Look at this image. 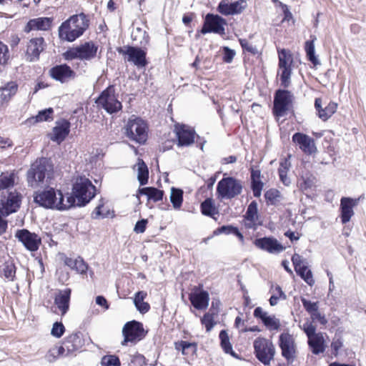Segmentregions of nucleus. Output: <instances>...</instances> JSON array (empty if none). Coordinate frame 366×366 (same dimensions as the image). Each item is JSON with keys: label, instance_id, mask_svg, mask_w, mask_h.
<instances>
[{"label": "nucleus", "instance_id": "22", "mask_svg": "<svg viewBox=\"0 0 366 366\" xmlns=\"http://www.w3.org/2000/svg\"><path fill=\"white\" fill-rule=\"evenodd\" d=\"M44 39L43 37H37L30 39L27 44L26 58L29 61L39 59L41 52L44 50Z\"/></svg>", "mask_w": 366, "mask_h": 366}, {"label": "nucleus", "instance_id": "42", "mask_svg": "<svg viewBox=\"0 0 366 366\" xmlns=\"http://www.w3.org/2000/svg\"><path fill=\"white\" fill-rule=\"evenodd\" d=\"M174 347L177 350H181L183 355L189 353H194L197 350L195 343L188 342L187 341H179L174 343Z\"/></svg>", "mask_w": 366, "mask_h": 366}, {"label": "nucleus", "instance_id": "45", "mask_svg": "<svg viewBox=\"0 0 366 366\" xmlns=\"http://www.w3.org/2000/svg\"><path fill=\"white\" fill-rule=\"evenodd\" d=\"M219 339L221 340V346L224 351L232 355H234V353L232 350V345L229 342V339L228 335L225 330H222L219 333Z\"/></svg>", "mask_w": 366, "mask_h": 366}, {"label": "nucleus", "instance_id": "47", "mask_svg": "<svg viewBox=\"0 0 366 366\" xmlns=\"http://www.w3.org/2000/svg\"><path fill=\"white\" fill-rule=\"evenodd\" d=\"M286 298L287 296L282 288L277 285L272 289V295L269 299V304L271 306H274L277 304L280 299L286 300Z\"/></svg>", "mask_w": 366, "mask_h": 366}, {"label": "nucleus", "instance_id": "29", "mask_svg": "<svg viewBox=\"0 0 366 366\" xmlns=\"http://www.w3.org/2000/svg\"><path fill=\"white\" fill-rule=\"evenodd\" d=\"M53 19L49 17H39L32 19L28 21L24 31L26 33L31 31H47L51 27Z\"/></svg>", "mask_w": 366, "mask_h": 366}, {"label": "nucleus", "instance_id": "1", "mask_svg": "<svg viewBox=\"0 0 366 366\" xmlns=\"http://www.w3.org/2000/svg\"><path fill=\"white\" fill-rule=\"evenodd\" d=\"M34 199L39 206L57 210H66L75 204V199L73 195H68L65 199L62 192L54 188H47L35 193Z\"/></svg>", "mask_w": 366, "mask_h": 366}, {"label": "nucleus", "instance_id": "24", "mask_svg": "<svg viewBox=\"0 0 366 366\" xmlns=\"http://www.w3.org/2000/svg\"><path fill=\"white\" fill-rule=\"evenodd\" d=\"M244 224L248 229H257L261 224L258 215L257 203L252 201L244 216Z\"/></svg>", "mask_w": 366, "mask_h": 366}, {"label": "nucleus", "instance_id": "27", "mask_svg": "<svg viewBox=\"0 0 366 366\" xmlns=\"http://www.w3.org/2000/svg\"><path fill=\"white\" fill-rule=\"evenodd\" d=\"M292 141L306 154H312L317 150L314 140L306 134L295 133L292 136Z\"/></svg>", "mask_w": 366, "mask_h": 366}, {"label": "nucleus", "instance_id": "11", "mask_svg": "<svg viewBox=\"0 0 366 366\" xmlns=\"http://www.w3.org/2000/svg\"><path fill=\"white\" fill-rule=\"evenodd\" d=\"M122 334L124 335L122 345H127L128 342L136 343L145 336L142 324L134 320L124 325Z\"/></svg>", "mask_w": 366, "mask_h": 366}, {"label": "nucleus", "instance_id": "58", "mask_svg": "<svg viewBox=\"0 0 366 366\" xmlns=\"http://www.w3.org/2000/svg\"><path fill=\"white\" fill-rule=\"evenodd\" d=\"M240 44L243 49L254 54L257 52V49L255 46L252 45L247 39H240Z\"/></svg>", "mask_w": 366, "mask_h": 366}, {"label": "nucleus", "instance_id": "19", "mask_svg": "<svg viewBox=\"0 0 366 366\" xmlns=\"http://www.w3.org/2000/svg\"><path fill=\"white\" fill-rule=\"evenodd\" d=\"M254 244L259 249L267 251L269 253H280L285 247L274 238L262 237L256 239Z\"/></svg>", "mask_w": 366, "mask_h": 366}, {"label": "nucleus", "instance_id": "2", "mask_svg": "<svg viewBox=\"0 0 366 366\" xmlns=\"http://www.w3.org/2000/svg\"><path fill=\"white\" fill-rule=\"evenodd\" d=\"M89 27L87 16L81 13L71 16L59 27V36L63 41L72 42L80 37Z\"/></svg>", "mask_w": 366, "mask_h": 366}, {"label": "nucleus", "instance_id": "53", "mask_svg": "<svg viewBox=\"0 0 366 366\" xmlns=\"http://www.w3.org/2000/svg\"><path fill=\"white\" fill-rule=\"evenodd\" d=\"M65 331L64 326L61 322H55L51 328V334L52 336L59 338L61 337Z\"/></svg>", "mask_w": 366, "mask_h": 366}, {"label": "nucleus", "instance_id": "56", "mask_svg": "<svg viewBox=\"0 0 366 366\" xmlns=\"http://www.w3.org/2000/svg\"><path fill=\"white\" fill-rule=\"evenodd\" d=\"M92 216L96 219L107 217L109 216V210L105 211L104 204H99L93 212Z\"/></svg>", "mask_w": 366, "mask_h": 366}, {"label": "nucleus", "instance_id": "33", "mask_svg": "<svg viewBox=\"0 0 366 366\" xmlns=\"http://www.w3.org/2000/svg\"><path fill=\"white\" fill-rule=\"evenodd\" d=\"M189 300L197 310L206 309L209 305V293L206 291L195 292L189 295Z\"/></svg>", "mask_w": 366, "mask_h": 366}, {"label": "nucleus", "instance_id": "59", "mask_svg": "<svg viewBox=\"0 0 366 366\" xmlns=\"http://www.w3.org/2000/svg\"><path fill=\"white\" fill-rule=\"evenodd\" d=\"M223 51H224V56H223L224 61L227 63H230L232 61V59L235 55V51L232 49H230L227 46H224L223 48Z\"/></svg>", "mask_w": 366, "mask_h": 366}, {"label": "nucleus", "instance_id": "61", "mask_svg": "<svg viewBox=\"0 0 366 366\" xmlns=\"http://www.w3.org/2000/svg\"><path fill=\"white\" fill-rule=\"evenodd\" d=\"M310 317L312 321L317 320L322 325H325L327 323V320L326 319L325 316L322 315L318 310Z\"/></svg>", "mask_w": 366, "mask_h": 366}, {"label": "nucleus", "instance_id": "38", "mask_svg": "<svg viewBox=\"0 0 366 366\" xmlns=\"http://www.w3.org/2000/svg\"><path fill=\"white\" fill-rule=\"evenodd\" d=\"M291 167V163L288 159H285L280 164L278 172L281 182L285 185L289 186L290 184V179L287 177V172Z\"/></svg>", "mask_w": 366, "mask_h": 366}, {"label": "nucleus", "instance_id": "4", "mask_svg": "<svg viewBox=\"0 0 366 366\" xmlns=\"http://www.w3.org/2000/svg\"><path fill=\"white\" fill-rule=\"evenodd\" d=\"M72 193L78 199V204L84 205L95 195V187L85 177H78L72 188Z\"/></svg>", "mask_w": 366, "mask_h": 366}, {"label": "nucleus", "instance_id": "49", "mask_svg": "<svg viewBox=\"0 0 366 366\" xmlns=\"http://www.w3.org/2000/svg\"><path fill=\"white\" fill-rule=\"evenodd\" d=\"M102 366H120L121 362L119 357L116 355H104L101 360Z\"/></svg>", "mask_w": 366, "mask_h": 366}, {"label": "nucleus", "instance_id": "5", "mask_svg": "<svg viewBox=\"0 0 366 366\" xmlns=\"http://www.w3.org/2000/svg\"><path fill=\"white\" fill-rule=\"evenodd\" d=\"M300 327L305 332L308 338V345L315 355L323 353L326 348L324 335L322 332L316 333V327L312 321L307 320Z\"/></svg>", "mask_w": 366, "mask_h": 366}, {"label": "nucleus", "instance_id": "36", "mask_svg": "<svg viewBox=\"0 0 366 366\" xmlns=\"http://www.w3.org/2000/svg\"><path fill=\"white\" fill-rule=\"evenodd\" d=\"M147 292L144 291H139L135 294L134 298V304L137 310L142 314H144L149 310L150 306L149 303L144 302L147 297Z\"/></svg>", "mask_w": 366, "mask_h": 366}, {"label": "nucleus", "instance_id": "48", "mask_svg": "<svg viewBox=\"0 0 366 366\" xmlns=\"http://www.w3.org/2000/svg\"><path fill=\"white\" fill-rule=\"evenodd\" d=\"M305 51L307 56L310 61H312L314 64H318V60L315 55V44L314 40L307 41L305 43Z\"/></svg>", "mask_w": 366, "mask_h": 366}, {"label": "nucleus", "instance_id": "9", "mask_svg": "<svg viewBox=\"0 0 366 366\" xmlns=\"http://www.w3.org/2000/svg\"><path fill=\"white\" fill-rule=\"evenodd\" d=\"M125 134L131 140L144 144L147 139V124L139 118L129 119L125 126Z\"/></svg>", "mask_w": 366, "mask_h": 366}, {"label": "nucleus", "instance_id": "23", "mask_svg": "<svg viewBox=\"0 0 366 366\" xmlns=\"http://www.w3.org/2000/svg\"><path fill=\"white\" fill-rule=\"evenodd\" d=\"M359 199L342 197L340 199L341 221L342 224L350 222L354 215L353 208L358 204Z\"/></svg>", "mask_w": 366, "mask_h": 366}, {"label": "nucleus", "instance_id": "32", "mask_svg": "<svg viewBox=\"0 0 366 366\" xmlns=\"http://www.w3.org/2000/svg\"><path fill=\"white\" fill-rule=\"evenodd\" d=\"M315 107L319 118L322 121H326L336 112L337 104L335 102H330L323 108L321 99L317 98L315 102Z\"/></svg>", "mask_w": 366, "mask_h": 366}, {"label": "nucleus", "instance_id": "15", "mask_svg": "<svg viewBox=\"0 0 366 366\" xmlns=\"http://www.w3.org/2000/svg\"><path fill=\"white\" fill-rule=\"evenodd\" d=\"M1 199L0 214L3 217H7L11 213L16 212L20 207L21 196L14 191L6 192Z\"/></svg>", "mask_w": 366, "mask_h": 366}, {"label": "nucleus", "instance_id": "57", "mask_svg": "<svg viewBox=\"0 0 366 366\" xmlns=\"http://www.w3.org/2000/svg\"><path fill=\"white\" fill-rule=\"evenodd\" d=\"M4 276L9 280H14L16 274V267L14 264H7L4 269Z\"/></svg>", "mask_w": 366, "mask_h": 366}, {"label": "nucleus", "instance_id": "40", "mask_svg": "<svg viewBox=\"0 0 366 366\" xmlns=\"http://www.w3.org/2000/svg\"><path fill=\"white\" fill-rule=\"evenodd\" d=\"M201 211L204 215L213 217L218 214L217 209L214 205V200L212 198L206 199L201 204Z\"/></svg>", "mask_w": 366, "mask_h": 366}, {"label": "nucleus", "instance_id": "63", "mask_svg": "<svg viewBox=\"0 0 366 366\" xmlns=\"http://www.w3.org/2000/svg\"><path fill=\"white\" fill-rule=\"evenodd\" d=\"M342 347V342L340 339L334 340L331 344V347L335 356L338 355L340 349Z\"/></svg>", "mask_w": 366, "mask_h": 366}, {"label": "nucleus", "instance_id": "20", "mask_svg": "<svg viewBox=\"0 0 366 366\" xmlns=\"http://www.w3.org/2000/svg\"><path fill=\"white\" fill-rule=\"evenodd\" d=\"M50 76L55 80L64 83L75 77V72L66 64L57 65L49 70Z\"/></svg>", "mask_w": 366, "mask_h": 366}, {"label": "nucleus", "instance_id": "18", "mask_svg": "<svg viewBox=\"0 0 366 366\" xmlns=\"http://www.w3.org/2000/svg\"><path fill=\"white\" fill-rule=\"evenodd\" d=\"M279 341L282 356L288 362H292L296 352V345L293 336L287 332L282 333L280 335Z\"/></svg>", "mask_w": 366, "mask_h": 366}, {"label": "nucleus", "instance_id": "3", "mask_svg": "<svg viewBox=\"0 0 366 366\" xmlns=\"http://www.w3.org/2000/svg\"><path fill=\"white\" fill-rule=\"evenodd\" d=\"M52 171V165L46 158L36 160L26 173L28 185L32 188H36L44 184L46 177H49Z\"/></svg>", "mask_w": 366, "mask_h": 366}, {"label": "nucleus", "instance_id": "10", "mask_svg": "<svg viewBox=\"0 0 366 366\" xmlns=\"http://www.w3.org/2000/svg\"><path fill=\"white\" fill-rule=\"evenodd\" d=\"M254 349L257 358L263 364L269 365L273 360L275 347L270 340L261 337L257 338L254 341Z\"/></svg>", "mask_w": 366, "mask_h": 366}, {"label": "nucleus", "instance_id": "31", "mask_svg": "<svg viewBox=\"0 0 366 366\" xmlns=\"http://www.w3.org/2000/svg\"><path fill=\"white\" fill-rule=\"evenodd\" d=\"M71 290L66 288L59 290L54 298V303L60 310L61 315H64L69 308Z\"/></svg>", "mask_w": 366, "mask_h": 366}, {"label": "nucleus", "instance_id": "16", "mask_svg": "<svg viewBox=\"0 0 366 366\" xmlns=\"http://www.w3.org/2000/svg\"><path fill=\"white\" fill-rule=\"evenodd\" d=\"M226 24V21L221 16L208 14L205 17L204 24L200 32L203 34L212 32L224 35L225 34L224 26Z\"/></svg>", "mask_w": 366, "mask_h": 366}, {"label": "nucleus", "instance_id": "17", "mask_svg": "<svg viewBox=\"0 0 366 366\" xmlns=\"http://www.w3.org/2000/svg\"><path fill=\"white\" fill-rule=\"evenodd\" d=\"M14 236L31 252L36 251L41 244V238L36 234L30 232L26 229L16 230Z\"/></svg>", "mask_w": 366, "mask_h": 366}, {"label": "nucleus", "instance_id": "35", "mask_svg": "<svg viewBox=\"0 0 366 366\" xmlns=\"http://www.w3.org/2000/svg\"><path fill=\"white\" fill-rule=\"evenodd\" d=\"M64 263L66 266L72 269L76 270L78 273L80 274L86 273L88 269L87 264L81 257H77L76 259L67 257L65 259Z\"/></svg>", "mask_w": 366, "mask_h": 366}, {"label": "nucleus", "instance_id": "34", "mask_svg": "<svg viewBox=\"0 0 366 366\" xmlns=\"http://www.w3.org/2000/svg\"><path fill=\"white\" fill-rule=\"evenodd\" d=\"M134 169L137 172V179L141 185H144L148 182L149 170L144 162L138 159L137 164L134 166Z\"/></svg>", "mask_w": 366, "mask_h": 366}, {"label": "nucleus", "instance_id": "44", "mask_svg": "<svg viewBox=\"0 0 366 366\" xmlns=\"http://www.w3.org/2000/svg\"><path fill=\"white\" fill-rule=\"evenodd\" d=\"M295 272L310 285L312 286L315 284V280L313 278L312 273L310 269H308L307 266L302 265L301 267H298Z\"/></svg>", "mask_w": 366, "mask_h": 366}, {"label": "nucleus", "instance_id": "50", "mask_svg": "<svg viewBox=\"0 0 366 366\" xmlns=\"http://www.w3.org/2000/svg\"><path fill=\"white\" fill-rule=\"evenodd\" d=\"M201 322L205 326L207 332L211 331L215 325L214 322V316L212 314L206 313L201 319Z\"/></svg>", "mask_w": 366, "mask_h": 366}, {"label": "nucleus", "instance_id": "26", "mask_svg": "<svg viewBox=\"0 0 366 366\" xmlns=\"http://www.w3.org/2000/svg\"><path fill=\"white\" fill-rule=\"evenodd\" d=\"M83 345V340L78 334H72L68 336L61 344L66 357L74 354L76 351L79 350Z\"/></svg>", "mask_w": 366, "mask_h": 366}, {"label": "nucleus", "instance_id": "12", "mask_svg": "<svg viewBox=\"0 0 366 366\" xmlns=\"http://www.w3.org/2000/svg\"><path fill=\"white\" fill-rule=\"evenodd\" d=\"M98 106L102 107L108 113L112 114L122 109V104L115 97L113 87H108L96 101Z\"/></svg>", "mask_w": 366, "mask_h": 366}, {"label": "nucleus", "instance_id": "46", "mask_svg": "<svg viewBox=\"0 0 366 366\" xmlns=\"http://www.w3.org/2000/svg\"><path fill=\"white\" fill-rule=\"evenodd\" d=\"M15 181L14 173L2 174L0 176V189H8L13 187Z\"/></svg>", "mask_w": 366, "mask_h": 366}, {"label": "nucleus", "instance_id": "14", "mask_svg": "<svg viewBox=\"0 0 366 366\" xmlns=\"http://www.w3.org/2000/svg\"><path fill=\"white\" fill-rule=\"evenodd\" d=\"M292 94L287 90H277L274 100V113L277 117L284 116L292 107Z\"/></svg>", "mask_w": 366, "mask_h": 366}, {"label": "nucleus", "instance_id": "52", "mask_svg": "<svg viewBox=\"0 0 366 366\" xmlns=\"http://www.w3.org/2000/svg\"><path fill=\"white\" fill-rule=\"evenodd\" d=\"M9 59V54L8 46L3 42L0 41V64H6Z\"/></svg>", "mask_w": 366, "mask_h": 366}, {"label": "nucleus", "instance_id": "25", "mask_svg": "<svg viewBox=\"0 0 366 366\" xmlns=\"http://www.w3.org/2000/svg\"><path fill=\"white\" fill-rule=\"evenodd\" d=\"M254 316L256 318L260 319L264 326L269 330H278L280 327V320L274 315H269L260 307L255 308Z\"/></svg>", "mask_w": 366, "mask_h": 366}, {"label": "nucleus", "instance_id": "13", "mask_svg": "<svg viewBox=\"0 0 366 366\" xmlns=\"http://www.w3.org/2000/svg\"><path fill=\"white\" fill-rule=\"evenodd\" d=\"M117 51L124 56H127V60L132 62L137 67H144L147 65V51L144 49L127 46L118 48Z\"/></svg>", "mask_w": 366, "mask_h": 366}, {"label": "nucleus", "instance_id": "21", "mask_svg": "<svg viewBox=\"0 0 366 366\" xmlns=\"http://www.w3.org/2000/svg\"><path fill=\"white\" fill-rule=\"evenodd\" d=\"M247 6L244 0H239L233 3H229L226 0H222L219 4L217 10L223 15L229 16L240 14Z\"/></svg>", "mask_w": 366, "mask_h": 366}, {"label": "nucleus", "instance_id": "43", "mask_svg": "<svg viewBox=\"0 0 366 366\" xmlns=\"http://www.w3.org/2000/svg\"><path fill=\"white\" fill-rule=\"evenodd\" d=\"M53 109L51 108L46 109L39 112L38 114L35 117L27 120L28 123L32 124L35 122H39L43 121H48L52 119Z\"/></svg>", "mask_w": 366, "mask_h": 366}, {"label": "nucleus", "instance_id": "62", "mask_svg": "<svg viewBox=\"0 0 366 366\" xmlns=\"http://www.w3.org/2000/svg\"><path fill=\"white\" fill-rule=\"evenodd\" d=\"M292 262L293 265L295 267V270H296L298 267H302V265H304L302 264L303 263V259L298 254H295L292 257Z\"/></svg>", "mask_w": 366, "mask_h": 366}, {"label": "nucleus", "instance_id": "41", "mask_svg": "<svg viewBox=\"0 0 366 366\" xmlns=\"http://www.w3.org/2000/svg\"><path fill=\"white\" fill-rule=\"evenodd\" d=\"M170 201L175 209H179L183 202V191L180 189L172 187L171 189Z\"/></svg>", "mask_w": 366, "mask_h": 366}, {"label": "nucleus", "instance_id": "7", "mask_svg": "<svg viewBox=\"0 0 366 366\" xmlns=\"http://www.w3.org/2000/svg\"><path fill=\"white\" fill-rule=\"evenodd\" d=\"M242 183L233 177L222 179L217 186V194L220 199H231L239 195L242 191Z\"/></svg>", "mask_w": 366, "mask_h": 366}, {"label": "nucleus", "instance_id": "60", "mask_svg": "<svg viewBox=\"0 0 366 366\" xmlns=\"http://www.w3.org/2000/svg\"><path fill=\"white\" fill-rule=\"evenodd\" d=\"M279 191L274 189H271L267 190L265 194L264 197L267 200L273 202L274 201L277 200V199L279 197Z\"/></svg>", "mask_w": 366, "mask_h": 366}, {"label": "nucleus", "instance_id": "6", "mask_svg": "<svg viewBox=\"0 0 366 366\" xmlns=\"http://www.w3.org/2000/svg\"><path fill=\"white\" fill-rule=\"evenodd\" d=\"M98 46L93 41H87L68 49L63 56L66 60L75 59L81 61H90L94 59L97 53Z\"/></svg>", "mask_w": 366, "mask_h": 366}, {"label": "nucleus", "instance_id": "64", "mask_svg": "<svg viewBox=\"0 0 366 366\" xmlns=\"http://www.w3.org/2000/svg\"><path fill=\"white\" fill-rule=\"evenodd\" d=\"M146 224H147V220L142 219L140 221H138L134 227V231L137 233H142L145 231L146 229Z\"/></svg>", "mask_w": 366, "mask_h": 366}, {"label": "nucleus", "instance_id": "37", "mask_svg": "<svg viewBox=\"0 0 366 366\" xmlns=\"http://www.w3.org/2000/svg\"><path fill=\"white\" fill-rule=\"evenodd\" d=\"M62 357H66L64 351V347H62L61 345H55L49 349L44 358L48 362L53 363L56 362L58 358Z\"/></svg>", "mask_w": 366, "mask_h": 366}, {"label": "nucleus", "instance_id": "28", "mask_svg": "<svg viewBox=\"0 0 366 366\" xmlns=\"http://www.w3.org/2000/svg\"><path fill=\"white\" fill-rule=\"evenodd\" d=\"M175 132L179 146H189L194 141V132L185 125H177Z\"/></svg>", "mask_w": 366, "mask_h": 366}, {"label": "nucleus", "instance_id": "8", "mask_svg": "<svg viewBox=\"0 0 366 366\" xmlns=\"http://www.w3.org/2000/svg\"><path fill=\"white\" fill-rule=\"evenodd\" d=\"M278 74L280 75L281 85L287 88L291 83L292 64L293 57L290 51L282 49L278 50Z\"/></svg>", "mask_w": 366, "mask_h": 366}, {"label": "nucleus", "instance_id": "30", "mask_svg": "<svg viewBox=\"0 0 366 366\" xmlns=\"http://www.w3.org/2000/svg\"><path fill=\"white\" fill-rule=\"evenodd\" d=\"M70 124L66 120H61L56 122V126L50 134V139L53 142L60 144L63 142L69 133Z\"/></svg>", "mask_w": 366, "mask_h": 366}, {"label": "nucleus", "instance_id": "39", "mask_svg": "<svg viewBox=\"0 0 366 366\" xmlns=\"http://www.w3.org/2000/svg\"><path fill=\"white\" fill-rule=\"evenodd\" d=\"M139 193L147 196L149 199L157 202L162 199L163 191L154 187H144L139 189Z\"/></svg>", "mask_w": 366, "mask_h": 366}, {"label": "nucleus", "instance_id": "55", "mask_svg": "<svg viewBox=\"0 0 366 366\" xmlns=\"http://www.w3.org/2000/svg\"><path fill=\"white\" fill-rule=\"evenodd\" d=\"M146 359L144 355L136 353L131 356V366H146Z\"/></svg>", "mask_w": 366, "mask_h": 366}, {"label": "nucleus", "instance_id": "54", "mask_svg": "<svg viewBox=\"0 0 366 366\" xmlns=\"http://www.w3.org/2000/svg\"><path fill=\"white\" fill-rule=\"evenodd\" d=\"M252 180L254 196L256 197H259L261 195L263 184L260 180H257L255 179V176L254 174L252 176Z\"/></svg>", "mask_w": 366, "mask_h": 366}, {"label": "nucleus", "instance_id": "51", "mask_svg": "<svg viewBox=\"0 0 366 366\" xmlns=\"http://www.w3.org/2000/svg\"><path fill=\"white\" fill-rule=\"evenodd\" d=\"M301 301L304 308L310 315V316L314 312H316L319 308L317 302H311L310 300H306L305 298H302Z\"/></svg>", "mask_w": 366, "mask_h": 366}]
</instances>
